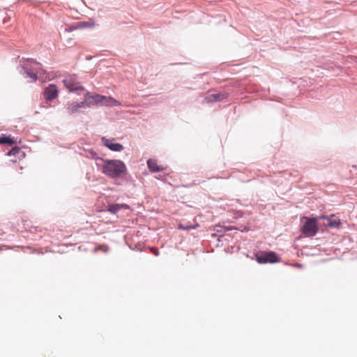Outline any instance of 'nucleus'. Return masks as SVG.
I'll return each mask as SVG.
<instances>
[{
  "label": "nucleus",
  "instance_id": "nucleus-1",
  "mask_svg": "<svg viewBox=\"0 0 357 357\" xmlns=\"http://www.w3.org/2000/svg\"><path fill=\"white\" fill-rule=\"evenodd\" d=\"M102 162L101 172L110 178L120 177L127 171L126 165L119 160H105Z\"/></svg>",
  "mask_w": 357,
  "mask_h": 357
},
{
  "label": "nucleus",
  "instance_id": "nucleus-2",
  "mask_svg": "<svg viewBox=\"0 0 357 357\" xmlns=\"http://www.w3.org/2000/svg\"><path fill=\"white\" fill-rule=\"evenodd\" d=\"M303 219L305 220V222L301 228L303 234L307 236H314L318 231L317 219L314 218H309L307 217H303Z\"/></svg>",
  "mask_w": 357,
  "mask_h": 357
},
{
  "label": "nucleus",
  "instance_id": "nucleus-3",
  "mask_svg": "<svg viewBox=\"0 0 357 357\" xmlns=\"http://www.w3.org/2000/svg\"><path fill=\"white\" fill-rule=\"evenodd\" d=\"M65 86L70 91H84V88L77 81V78L75 75H69L63 79Z\"/></svg>",
  "mask_w": 357,
  "mask_h": 357
},
{
  "label": "nucleus",
  "instance_id": "nucleus-4",
  "mask_svg": "<svg viewBox=\"0 0 357 357\" xmlns=\"http://www.w3.org/2000/svg\"><path fill=\"white\" fill-rule=\"evenodd\" d=\"M256 259L259 264L275 263L279 258L274 252H261L256 254Z\"/></svg>",
  "mask_w": 357,
  "mask_h": 357
},
{
  "label": "nucleus",
  "instance_id": "nucleus-5",
  "mask_svg": "<svg viewBox=\"0 0 357 357\" xmlns=\"http://www.w3.org/2000/svg\"><path fill=\"white\" fill-rule=\"evenodd\" d=\"M28 63H34L37 66L33 69L36 71V73L33 72L30 68H29L28 64H26V66L24 67L27 76L31 78L33 81H36L37 79L38 75H41L42 72L43 71L41 68V65L33 60L28 61Z\"/></svg>",
  "mask_w": 357,
  "mask_h": 357
},
{
  "label": "nucleus",
  "instance_id": "nucleus-6",
  "mask_svg": "<svg viewBox=\"0 0 357 357\" xmlns=\"http://www.w3.org/2000/svg\"><path fill=\"white\" fill-rule=\"evenodd\" d=\"M102 100V96L88 92L84 95V100L83 102H86L85 107H90L91 105H101Z\"/></svg>",
  "mask_w": 357,
  "mask_h": 357
},
{
  "label": "nucleus",
  "instance_id": "nucleus-7",
  "mask_svg": "<svg viewBox=\"0 0 357 357\" xmlns=\"http://www.w3.org/2000/svg\"><path fill=\"white\" fill-rule=\"evenodd\" d=\"M102 144L113 151H121L123 149V146L115 142L114 139H107L102 137L101 139Z\"/></svg>",
  "mask_w": 357,
  "mask_h": 357
},
{
  "label": "nucleus",
  "instance_id": "nucleus-8",
  "mask_svg": "<svg viewBox=\"0 0 357 357\" xmlns=\"http://www.w3.org/2000/svg\"><path fill=\"white\" fill-rule=\"evenodd\" d=\"M58 96V89L54 84H50L44 91V98L48 100L51 101L56 98Z\"/></svg>",
  "mask_w": 357,
  "mask_h": 357
},
{
  "label": "nucleus",
  "instance_id": "nucleus-9",
  "mask_svg": "<svg viewBox=\"0 0 357 357\" xmlns=\"http://www.w3.org/2000/svg\"><path fill=\"white\" fill-rule=\"evenodd\" d=\"M8 155L10 157L14 156V158L10 160V162L13 163L22 160L25 156L24 151H22L19 147L17 146L13 148L8 152Z\"/></svg>",
  "mask_w": 357,
  "mask_h": 357
},
{
  "label": "nucleus",
  "instance_id": "nucleus-10",
  "mask_svg": "<svg viewBox=\"0 0 357 357\" xmlns=\"http://www.w3.org/2000/svg\"><path fill=\"white\" fill-rule=\"evenodd\" d=\"M85 102H73L68 104L66 111L68 114L73 115L79 112V109L82 107H85Z\"/></svg>",
  "mask_w": 357,
  "mask_h": 357
},
{
  "label": "nucleus",
  "instance_id": "nucleus-11",
  "mask_svg": "<svg viewBox=\"0 0 357 357\" xmlns=\"http://www.w3.org/2000/svg\"><path fill=\"white\" fill-rule=\"evenodd\" d=\"M227 98V94L225 93H213L209 94L206 98L205 100L208 102H215V101H220Z\"/></svg>",
  "mask_w": 357,
  "mask_h": 357
},
{
  "label": "nucleus",
  "instance_id": "nucleus-12",
  "mask_svg": "<svg viewBox=\"0 0 357 357\" xmlns=\"http://www.w3.org/2000/svg\"><path fill=\"white\" fill-rule=\"evenodd\" d=\"M101 105L105 106L112 107L119 106L121 103L112 97L102 96V100L101 101Z\"/></svg>",
  "mask_w": 357,
  "mask_h": 357
},
{
  "label": "nucleus",
  "instance_id": "nucleus-13",
  "mask_svg": "<svg viewBox=\"0 0 357 357\" xmlns=\"http://www.w3.org/2000/svg\"><path fill=\"white\" fill-rule=\"evenodd\" d=\"M147 165L149 169L152 172H159L164 169L163 167L158 165L157 161L154 159H149L147 161Z\"/></svg>",
  "mask_w": 357,
  "mask_h": 357
},
{
  "label": "nucleus",
  "instance_id": "nucleus-14",
  "mask_svg": "<svg viewBox=\"0 0 357 357\" xmlns=\"http://www.w3.org/2000/svg\"><path fill=\"white\" fill-rule=\"evenodd\" d=\"M123 208L128 209L129 208V206L125 204H115L108 206V211L112 213H116L118 211Z\"/></svg>",
  "mask_w": 357,
  "mask_h": 357
},
{
  "label": "nucleus",
  "instance_id": "nucleus-15",
  "mask_svg": "<svg viewBox=\"0 0 357 357\" xmlns=\"http://www.w3.org/2000/svg\"><path fill=\"white\" fill-rule=\"evenodd\" d=\"M8 144L10 145H12V144H15V141L9 137H7L6 135H2L0 137V144Z\"/></svg>",
  "mask_w": 357,
  "mask_h": 357
},
{
  "label": "nucleus",
  "instance_id": "nucleus-16",
  "mask_svg": "<svg viewBox=\"0 0 357 357\" xmlns=\"http://www.w3.org/2000/svg\"><path fill=\"white\" fill-rule=\"evenodd\" d=\"M91 26H92V24L87 22H79L77 23L75 25V28H78V29H84V28H87V27H91Z\"/></svg>",
  "mask_w": 357,
  "mask_h": 357
},
{
  "label": "nucleus",
  "instance_id": "nucleus-17",
  "mask_svg": "<svg viewBox=\"0 0 357 357\" xmlns=\"http://www.w3.org/2000/svg\"><path fill=\"white\" fill-rule=\"evenodd\" d=\"M340 224L339 220H331L328 219V225L331 227H338Z\"/></svg>",
  "mask_w": 357,
  "mask_h": 357
},
{
  "label": "nucleus",
  "instance_id": "nucleus-18",
  "mask_svg": "<svg viewBox=\"0 0 357 357\" xmlns=\"http://www.w3.org/2000/svg\"><path fill=\"white\" fill-rule=\"evenodd\" d=\"M178 229H183V230H188V229H195L196 227H194V226H190V225H187V226H184L182 224H179L178 226Z\"/></svg>",
  "mask_w": 357,
  "mask_h": 357
},
{
  "label": "nucleus",
  "instance_id": "nucleus-19",
  "mask_svg": "<svg viewBox=\"0 0 357 357\" xmlns=\"http://www.w3.org/2000/svg\"><path fill=\"white\" fill-rule=\"evenodd\" d=\"M78 28H75V25L70 26L68 28L66 29L67 31H73L75 29H77Z\"/></svg>",
  "mask_w": 357,
  "mask_h": 357
},
{
  "label": "nucleus",
  "instance_id": "nucleus-20",
  "mask_svg": "<svg viewBox=\"0 0 357 357\" xmlns=\"http://www.w3.org/2000/svg\"><path fill=\"white\" fill-rule=\"evenodd\" d=\"M151 251L155 255H159V252L157 248H151Z\"/></svg>",
  "mask_w": 357,
  "mask_h": 357
},
{
  "label": "nucleus",
  "instance_id": "nucleus-21",
  "mask_svg": "<svg viewBox=\"0 0 357 357\" xmlns=\"http://www.w3.org/2000/svg\"><path fill=\"white\" fill-rule=\"evenodd\" d=\"M320 218H326V217L325 216H321V217H320Z\"/></svg>",
  "mask_w": 357,
  "mask_h": 357
}]
</instances>
